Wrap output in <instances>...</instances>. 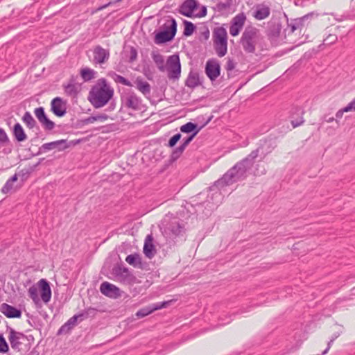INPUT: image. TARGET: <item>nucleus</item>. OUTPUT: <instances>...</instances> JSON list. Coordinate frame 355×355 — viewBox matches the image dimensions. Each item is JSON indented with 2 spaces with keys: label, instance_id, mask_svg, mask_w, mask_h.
<instances>
[{
  "label": "nucleus",
  "instance_id": "62",
  "mask_svg": "<svg viewBox=\"0 0 355 355\" xmlns=\"http://www.w3.org/2000/svg\"><path fill=\"white\" fill-rule=\"evenodd\" d=\"M28 355H39V352L35 349H33Z\"/></svg>",
  "mask_w": 355,
  "mask_h": 355
},
{
  "label": "nucleus",
  "instance_id": "30",
  "mask_svg": "<svg viewBox=\"0 0 355 355\" xmlns=\"http://www.w3.org/2000/svg\"><path fill=\"white\" fill-rule=\"evenodd\" d=\"M202 84L198 72L190 71L185 81V85L188 87L195 88Z\"/></svg>",
  "mask_w": 355,
  "mask_h": 355
},
{
  "label": "nucleus",
  "instance_id": "57",
  "mask_svg": "<svg viewBox=\"0 0 355 355\" xmlns=\"http://www.w3.org/2000/svg\"><path fill=\"white\" fill-rule=\"evenodd\" d=\"M112 4H113V2L112 1H110L107 3L104 4V5L101 6H100L97 10H102L106 8L107 7H108L109 6H110Z\"/></svg>",
  "mask_w": 355,
  "mask_h": 355
},
{
  "label": "nucleus",
  "instance_id": "22",
  "mask_svg": "<svg viewBox=\"0 0 355 355\" xmlns=\"http://www.w3.org/2000/svg\"><path fill=\"white\" fill-rule=\"evenodd\" d=\"M0 312L8 318H20L21 311L7 303H3L0 305Z\"/></svg>",
  "mask_w": 355,
  "mask_h": 355
},
{
  "label": "nucleus",
  "instance_id": "64",
  "mask_svg": "<svg viewBox=\"0 0 355 355\" xmlns=\"http://www.w3.org/2000/svg\"><path fill=\"white\" fill-rule=\"evenodd\" d=\"M339 335H340V334H339L338 333H336V334H334L332 336V337H331V340H333V341H334V340H336V339L339 336Z\"/></svg>",
  "mask_w": 355,
  "mask_h": 355
},
{
  "label": "nucleus",
  "instance_id": "4",
  "mask_svg": "<svg viewBox=\"0 0 355 355\" xmlns=\"http://www.w3.org/2000/svg\"><path fill=\"white\" fill-rule=\"evenodd\" d=\"M214 48L219 57H223L227 52V33L223 26L216 27L213 31Z\"/></svg>",
  "mask_w": 355,
  "mask_h": 355
},
{
  "label": "nucleus",
  "instance_id": "48",
  "mask_svg": "<svg viewBox=\"0 0 355 355\" xmlns=\"http://www.w3.org/2000/svg\"><path fill=\"white\" fill-rule=\"evenodd\" d=\"M13 188V183L10 182L9 180H8L4 184V186L1 188V192L3 193H9Z\"/></svg>",
  "mask_w": 355,
  "mask_h": 355
},
{
  "label": "nucleus",
  "instance_id": "24",
  "mask_svg": "<svg viewBox=\"0 0 355 355\" xmlns=\"http://www.w3.org/2000/svg\"><path fill=\"white\" fill-rule=\"evenodd\" d=\"M125 261L135 268L143 270L147 266V263L142 261L141 255L139 253H134L128 255L125 258Z\"/></svg>",
  "mask_w": 355,
  "mask_h": 355
},
{
  "label": "nucleus",
  "instance_id": "39",
  "mask_svg": "<svg viewBox=\"0 0 355 355\" xmlns=\"http://www.w3.org/2000/svg\"><path fill=\"white\" fill-rule=\"evenodd\" d=\"M108 119V116L105 114H101L98 115H92L82 121L83 124L92 123L95 121H104Z\"/></svg>",
  "mask_w": 355,
  "mask_h": 355
},
{
  "label": "nucleus",
  "instance_id": "28",
  "mask_svg": "<svg viewBox=\"0 0 355 355\" xmlns=\"http://www.w3.org/2000/svg\"><path fill=\"white\" fill-rule=\"evenodd\" d=\"M202 128L203 125L198 126L197 123L189 121L182 125L180 129L181 132L193 135L196 137Z\"/></svg>",
  "mask_w": 355,
  "mask_h": 355
},
{
  "label": "nucleus",
  "instance_id": "60",
  "mask_svg": "<svg viewBox=\"0 0 355 355\" xmlns=\"http://www.w3.org/2000/svg\"><path fill=\"white\" fill-rule=\"evenodd\" d=\"M18 179V175L17 173H15V175H13L12 177H10L8 180H10V182H15Z\"/></svg>",
  "mask_w": 355,
  "mask_h": 355
},
{
  "label": "nucleus",
  "instance_id": "12",
  "mask_svg": "<svg viewBox=\"0 0 355 355\" xmlns=\"http://www.w3.org/2000/svg\"><path fill=\"white\" fill-rule=\"evenodd\" d=\"M34 114L44 130L50 131L55 128V123L48 118L43 107L35 108Z\"/></svg>",
  "mask_w": 355,
  "mask_h": 355
},
{
  "label": "nucleus",
  "instance_id": "2",
  "mask_svg": "<svg viewBox=\"0 0 355 355\" xmlns=\"http://www.w3.org/2000/svg\"><path fill=\"white\" fill-rule=\"evenodd\" d=\"M113 96L114 89L105 78H101L91 87L87 98L94 107L101 108L107 105Z\"/></svg>",
  "mask_w": 355,
  "mask_h": 355
},
{
  "label": "nucleus",
  "instance_id": "19",
  "mask_svg": "<svg viewBox=\"0 0 355 355\" xmlns=\"http://www.w3.org/2000/svg\"><path fill=\"white\" fill-rule=\"evenodd\" d=\"M252 9V16L257 20H263L267 18L270 14L269 6L264 3L254 5Z\"/></svg>",
  "mask_w": 355,
  "mask_h": 355
},
{
  "label": "nucleus",
  "instance_id": "46",
  "mask_svg": "<svg viewBox=\"0 0 355 355\" xmlns=\"http://www.w3.org/2000/svg\"><path fill=\"white\" fill-rule=\"evenodd\" d=\"M181 137L182 135L180 133H177L174 135L169 139L167 146L170 148H173L177 144V143L180 140Z\"/></svg>",
  "mask_w": 355,
  "mask_h": 355
},
{
  "label": "nucleus",
  "instance_id": "5",
  "mask_svg": "<svg viewBox=\"0 0 355 355\" xmlns=\"http://www.w3.org/2000/svg\"><path fill=\"white\" fill-rule=\"evenodd\" d=\"M170 24L165 23L163 25V30L155 32L154 42L156 44H162L172 41L177 33V22L174 18L168 21Z\"/></svg>",
  "mask_w": 355,
  "mask_h": 355
},
{
  "label": "nucleus",
  "instance_id": "20",
  "mask_svg": "<svg viewBox=\"0 0 355 355\" xmlns=\"http://www.w3.org/2000/svg\"><path fill=\"white\" fill-rule=\"evenodd\" d=\"M100 291L105 296L112 298H117L121 295L120 289L107 282H104L101 284Z\"/></svg>",
  "mask_w": 355,
  "mask_h": 355
},
{
  "label": "nucleus",
  "instance_id": "51",
  "mask_svg": "<svg viewBox=\"0 0 355 355\" xmlns=\"http://www.w3.org/2000/svg\"><path fill=\"white\" fill-rule=\"evenodd\" d=\"M236 67V62L232 58H228L226 65H225V69L227 71L233 70Z\"/></svg>",
  "mask_w": 355,
  "mask_h": 355
},
{
  "label": "nucleus",
  "instance_id": "1",
  "mask_svg": "<svg viewBox=\"0 0 355 355\" xmlns=\"http://www.w3.org/2000/svg\"><path fill=\"white\" fill-rule=\"evenodd\" d=\"M274 148L275 146L267 144V142L265 141L264 144L260 145L257 149L252 150L246 157L238 162L220 178L215 181L209 187V191L213 192V194L221 196L222 191L225 190L227 186L243 181L248 177L254 164V159L259 156V152H261V155L265 157Z\"/></svg>",
  "mask_w": 355,
  "mask_h": 355
},
{
  "label": "nucleus",
  "instance_id": "49",
  "mask_svg": "<svg viewBox=\"0 0 355 355\" xmlns=\"http://www.w3.org/2000/svg\"><path fill=\"white\" fill-rule=\"evenodd\" d=\"M33 172L31 171V169L29 168L22 169L19 172V175L21 177L22 180H26L28 176L32 173Z\"/></svg>",
  "mask_w": 355,
  "mask_h": 355
},
{
  "label": "nucleus",
  "instance_id": "59",
  "mask_svg": "<svg viewBox=\"0 0 355 355\" xmlns=\"http://www.w3.org/2000/svg\"><path fill=\"white\" fill-rule=\"evenodd\" d=\"M323 120L327 123H331L334 121V118L332 116H324Z\"/></svg>",
  "mask_w": 355,
  "mask_h": 355
},
{
  "label": "nucleus",
  "instance_id": "45",
  "mask_svg": "<svg viewBox=\"0 0 355 355\" xmlns=\"http://www.w3.org/2000/svg\"><path fill=\"white\" fill-rule=\"evenodd\" d=\"M9 346L3 334H0V353H7Z\"/></svg>",
  "mask_w": 355,
  "mask_h": 355
},
{
  "label": "nucleus",
  "instance_id": "13",
  "mask_svg": "<svg viewBox=\"0 0 355 355\" xmlns=\"http://www.w3.org/2000/svg\"><path fill=\"white\" fill-rule=\"evenodd\" d=\"M282 28V23L279 19H275L270 21L266 31L268 39L270 41H276L279 37Z\"/></svg>",
  "mask_w": 355,
  "mask_h": 355
},
{
  "label": "nucleus",
  "instance_id": "53",
  "mask_svg": "<svg viewBox=\"0 0 355 355\" xmlns=\"http://www.w3.org/2000/svg\"><path fill=\"white\" fill-rule=\"evenodd\" d=\"M337 40V37L335 35H329L326 39H324V42L325 44H332Z\"/></svg>",
  "mask_w": 355,
  "mask_h": 355
},
{
  "label": "nucleus",
  "instance_id": "43",
  "mask_svg": "<svg viewBox=\"0 0 355 355\" xmlns=\"http://www.w3.org/2000/svg\"><path fill=\"white\" fill-rule=\"evenodd\" d=\"M126 57L130 63L134 62L137 58V51L134 46L130 47V51L126 52Z\"/></svg>",
  "mask_w": 355,
  "mask_h": 355
},
{
  "label": "nucleus",
  "instance_id": "25",
  "mask_svg": "<svg viewBox=\"0 0 355 355\" xmlns=\"http://www.w3.org/2000/svg\"><path fill=\"white\" fill-rule=\"evenodd\" d=\"M77 324V317L72 316L64 324H62L57 332V336L69 334Z\"/></svg>",
  "mask_w": 355,
  "mask_h": 355
},
{
  "label": "nucleus",
  "instance_id": "21",
  "mask_svg": "<svg viewBox=\"0 0 355 355\" xmlns=\"http://www.w3.org/2000/svg\"><path fill=\"white\" fill-rule=\"evenodd\" d=\"M310 16H312L311 13L307 14L300 18L291 19L290 23L288 21V27L286 29H285L284 32L286 33L288 31V34H290L293 33L297 30H301L304 26L305 20L309 19Z\"/></svg>",
  "mask_w": 355,
  "mask_h": 355
},
{
  "label": "nucleus",
  "instance_id": "58",
  "mask_svg": "<svg viewBox=\"0 0 355 355\" xmlns=\"http://www.w3.org/2000/svg\"><path fill=\"white\" fill-rule=\"evenodd\" d=\"M112 4H113V2L112 1H110L107 3L104 4V5L101 6H100L97 10H102L106 8L107 7H108L109 6H110Z\"/></svg>",
  "mask_w": 355,
  "mask_h": 355
},
{
  "label": "nucleus",
  "instance_id": "27",
  "mask_svg": "<svg viewBox=\"0 0 355 355\" xmlns=\"http://www.w3.org/2000/svg\"><path fill=\"white\" fill-rule=\"evenodd\" d=\"M153 237L151 235H148L144 245L143 252L145 256L148 259H152L156 254V249L154 244L152 243Z\"/></svg>",
  "mask_w": 355,
  "mask_h": 355
},
{
  "label": "nucleus",
  "instance_id": "26",
  "mask_svg": "<svg viewBox=\"0 0 355 355\" xmlns=\"http://www.w3.org/2000/svg\"><path fill=\"white\" fill-rule=\"evenodd\" d=\"M164 231L166 234H169L176 237L182 235L185 232V228L183 225L175 222L171 223Z\"/></svg>",
  "mask_w": 355,
  "mask_h": 355
},
{
  "label": "nucleus",
  "instance_id": "35",
  "mask_svg": "<svg viewBox=\"0 0 355 355\" xmlns=\"http://www.w3.org/2000/svg\"><path fill=\"white\" fill-rule=\"evenodd\" d=\"M21 120L28 129H33L37 126V121L28 111L24 114Z\"/></svg>",
  "mask_w": 355,
  "mask_h": 355
},
{
  "label": "nucleus",
  "instance_id": "16",
  "mask_svg": "<svg viewBox=\"0 0 355 355\" xmlns=\"http://www.w3.org/2000/svg\"><path fill=\"white\" fill-rule=\"evenodd\" d=\"M69 146L67 144L66 139H60L54 141H51L49 143H46L42 145L39 148L38 152L34 155H38L41 153H45L46 151L58 149V150H64L67 149Z\"/></svg>",
  "mask_w": 355,
  "mask_h": 355
},
{
  "label": "nucleus",
  "instance_id": "40",
  "mask_svg": "<svg viewBox=\"0 0 355 355\" xmlns=\"http://www.w3.org/2000/svg\"><path fill=\"white\" fill-rule=\"evenodd\" d=\"M152 58H153V61L155 62V63L157 64L158 69L160 71H163L164 70V59L163 55L158 53L153 52L152 53Z\"/></svg>",
  "mask_w": 355,
  "mask_h": 355
},
{
  "label": "nucleus",
  "instance_id": "15",
  "mask_svg": "<svg viewBox=\"0 0 355 355\" xmlns=\"http://www.w3.org/2000/svg\"><path fill=\"white\" fill-rule=\"evenodd\" d=\"M51 111L58 117H62L67 114V101L61 97H55L51 102Z\"/></svg>",
  "mask_w": 355,
  "mask_h": 355
},
{
  "label": "nucleus",
  "instance_id": "29",
  "mask_svg": "<svg viewBox=\"0 0 355 355\" xmlns=\"http://www.w3.org/2000/svg\"><path fill=\"white\" fill-rule=\"evenodd\" d=\"M12 133L15 139L17 142H23L27 139V135L19 123H16L12 129Z\"/></svg>",
  "mask_w": 355,
  "mask_h": 355
},
{
  "label": "nucleus",
  "instance_id": "14",
  "mask_svg": "<svg viewBox=\"0 0 355 355\" xmlns=\"http://www.w3.org/2000/svg\"><path fill=\"white\" fill-rule=\"evenodd\" d=\"M199 3L196 0H184L178 8V12L187 17H193V12L198 8Z\"/></svg>",
  "mask_w": 355,
  "mask_h": 355
},
{
  "label": "nucleus",
  "instance_id": "36",
  "mask_svg": "<svg viewBox=\"0 0 355 355\" xmlns=\"http://www.w3.org/2000/svg\"><path fill=\"white\" fill-rule=\"evenodd\" d=\"M108 76L111 77L116 83H121L125 86L132 87V83L125 78L117 74L114 71H110Z\"/></svg>",
  "mask_w": 355,
  "mask_h": 355
},
{
  "label": "nucleus",
  "instance_id": "31",
  "mask_svg": "<svg viewBox=\"0 0 355 355\" xmlns=\"http://www.w3.org/2000/svg\"><path fill=\"white\" fill-rule=\"evenodd\" d=\"M137 89L140 91L144 96L150 95V84L144 81L143 78L137 77L135 81Z\"/></svg>",
  "mask_w": 355,
  "mask_h": 355
},
{
  "label": "nucleus",
  "instance_id": "33",
  "mask_svg": "<svg viewBox=\"0 0 355 355\" xmlns=\"http://www.w3.org/2000/svg\"><path fill=\"white\" fill-rule=\"evenodd\" d=\"M97 313V309L92 307H89L82 312L74 315L73 316L77 317V321L79 320L80 322L87 319L89 318H94Z\"/></svg>",
  "mask_w": 355,
  "mask_h": 355
},
{
  "label": "nucleus",
  "instance_id": "54",
  "mask_svg": "<svg viewBox=\"0 0 355 355\" xmlns=\"http://www.w3.org/2000/svg\"><path fill=\"white\" fill-rule=\"evenodd\" d=\"M207 15V8L205 6H202L201 7L200 12L196 14L194 17H205Z\"/></svg>",
  "mask_w": 355,
  "mask_h": 355
},
{
  "label": "nucleus",
  "instance_id": "3",
  "mask_svg": "<svg viewBox=\"0 0 355 355\" xmlns=\"http://www.w3.org/2000/svg\"><path fill=\"white\" fill-rule=\"evenodd\" d=\"M261 37L259 30L254 26H247L240 39V44L247 53H254L256 44Z\"/></svg>",
  "mask_w": 355,
  "mask_h": 355
},
{
  "label": "nucleus",
  "instance_id": "63",
  "mask_svg": "<svg viewBox=\"0 0 355 355\" xmlns=\"http://www.w3.org/2000/svg\"><path fill=\"white\" fill-rule=\"evenodd\" d=\"M212 117H213L212 116H210L209 117H208L207 120L202 125L203 128L211 121V120L212 119Z\"/></svg>",
  "mask_w": 355,
  "mask_h": 355
},
{
  "label": "nucleus",
  "instance_id": "52",
  "mask_svg": "<svg viewBox=\"0 0 355 355\" xmlns=\"http://www.w3.org/2000/svg\"><path fill=\"white\" fill-rule=\"evenodd\" d=\"M342 112H347L352 110H355V98H354L347 106L342 108Z\"/></svg>",
  "mask_w": 355,
  "mask_h": 355
},
{
  "label": "nucleus",
  "instance_id": "56",
  "mask_svg": "<svg viewBox=\"0 0 355 355\" xmlns=\"http://www.w3.org/2000/svg\"><path fill=\"white\" fill-rule=\"evenodd\" d=\"M44 159V158H40L36 164H35L32 166H30L28 168L31 169V171L33 172L35 170V168L42 163V162Z\"/></svg>",
  "mask_w": 355,
  "mask_h": 355
},
{
  "label": "nucleus",
  "instance_id": "61",
  "mask_svg": "<svg viewBox=\"0 0 355 355\" xmlns=\"http://www.w3.org/2000/svg\"><path fill=\"white\" fill-rule=\"evenodd\" d=\"M343 113H344V112H342V110H341V109H340V110H339L336 112V118H337V119H340V118L343 116Z\"/></svg>",
  "mask_w": 355,
  "mask_h": 355
},
{
  "label": "nucleus",
  "instance_id": "50",
  "mask_svg": "<svg viewBox=\"0 0 355 355\" xmlns=\"http://www.w3.org/2000/svg\"><path fill=\"white\" fill-rule=\"evenodd\" d=\"M170 304V301H164L161 302H157L155 304H152L153 309L155 311L162 309L163 308H166L167 305Z\"/></svg>",
  "mask_w": 355,
  "mask_h": 355
},
{
  "label": "nucleus",
  "instance_id": "17",
  "mask_svg": "<svg viewBox=\"0 0 355 355\" xmlns=\"http://www.w3.org/2000/svg\"><path fill=\"white\" fill-rule=\"evenodd\" d=\"M93 54V62L95 64H104L109 60L110 58L109 50L103 49L100 45H97L94 48Z\"/></svg>",
  "mask_w": 355,
  "mask_h": 355
},
{
  "label": "nucleus",
  "instance_id": "7",
  "mask_svg": "<svg viewBox=\"0 0 355 355\" xmlns=\"http://www.w3.org/2000/svg\"><path fill=\"white\" fill-rule=\"evenodd\" d=\"M167 71L169 79H178L181 73V64L178 54H173L167 59Z\"/></svg>",
  "mask_w": 355,
  "mask_h": 355
},
{
  "label": "nucleus",
  "instance_id": "18",
  "mask_svg": "<svg viewBox=\"0 0 355 355\" xmlns=\"http://www.w3.org/2000/svg\"><path fill=\"white\" fill-rule=\"evenodd\" d=\"M195 136L190 135L187 137L183 138L182 144L173 149L170 156V161L173 162L176 161L182 155L187 146L193 141Z\"/></svg>",
  "mask_w": 355,
  "mask_h": 355
},
{
  "label": "nucleus",
  "instance_id": "9",
  "mask_svg": "<svg viewBox=\"0 0 355 355\" xmlns=\"http://www.w3.org/2000/svg\"><path fill=\"white\" fill-rule=\"evenodd\" d=\"M245 21L246 16L244 12H241L234 17L230 27V35L233 37L237 36L242 30Z\"/></svg>",
  "mask_w": 355,
  "mask_h": 355
},
{
  "label": "nucleus",
  "instance_id": "10",
  "mask_svg": "<svg viewBox=\"0 0 355 355\" xmlns=\"http://www.w3.org/2000/svg\"><path fill=\"white\" fill-rule=\"evenodd\" d=\"M205 73L211 81L215 80L220 74V66L216 59H209L205 64Z\"/></svg>",
  "mask_w": 355,
  "mask_h": 355
},
{
  "label": "nucleus",
  "instance_id": "11",
  "mask_svg": "<svg viewBox=\"0 0 355 355\" xmlns=\"http://www.w3.org/2000/svg\"><path fill=\"white\" fill-rule=\"evenodd\" d=\"M112 274L123 283H131L135 279L128 268L120 265L115 266L112 268Z\"/></svg>",
  "mask_w": 355,
  "mask_h": 355
},
{
  "label": "nucleus",
  "instance_id": "23",
  "mask_svg": "<svg viewBox=\"0 0 355 355\" xmlns=\"http://www.w3.org/2000/svg\"><path fill=\"white\" fill-rule=\"evenodd\" d=\"M38 285L40 287L41 299L46 304L51 298L50 284L46 279H41L38 282Z\"/></svg>",
  "mask_w": 355,
  "mask_h": 355
},
{
  "label": "nucleus",
  "instance_id": "34",
  "mask_svg": "<svg viewBox=\"0 0 355 355\" xmlns=\"http://www.w3.org/2000/svg\"><path fill=\"white\" fill-rule=\"evenodd\" d=\"M233 5V0H225L224 2L220 1L213 7V9L220 13L223 14L229 10Z\"/></svg>",
  "mask_w": 355,
  "mask_h": 355
},
{
  "label": "nucleus",
  "instance_id": "37",
  "mask_svg": "<svg viewBox=\"0 0 355 355\" xmlns=\"http://www.w3.org/2000/svg\"><path fill=\"white\" fill-rule=\"evenodd\" d=\"M96 71L89 67L83 68L80 74L85 82H88L95 78Z\"/></svg>",
  "mask_w": 355,
  "mask_h": 355
},
{
  "label": "nucleus",
  "instance_id": "38",
  "mask_svg": "<svg viewBox=\"0 0 355 355\" xmlns=\"http://www.w3.org/2000/svg\"><path fill=\"white\" fill-rule=\"evenodd\" d=\"M184 31L183 35L185 37L191 36L196 29V26L188 20H183Z\"/></svg>",
  "mask_w": 355,
  "mask_h": 355
},
{
  "label": "nucleus",
  "instance_id": "41",
  "mask_svg": "<svg viewBox=\"0 0 355 355\" xmlns=\"http://www.w3.org/2000/svg\"><path fill=\"white\" fill-rule=\"evenodd\" d=\"M295 112L297 115H300V118L291 120V122L293 128L298 127L304 122L302 117V114L304 113L303 110L300 107H296L295 108Z\"/></svg>",
  "mask_w": 355,
  "mask_h": 355
},
{
  "label": "nucleus",
  "instance_id": "8",
  "mask_svg": "<svg viewBox=\"0 0 355 355\" xmlns=\"http://www.w3.org/2000/svg\"><path fill=\"white\" fill-rule=\"evenodd\" d=\"M7 327L9 331L8 340L11 347L15 350L20 351L22 340L26 339V336L24 333L17 331L8 326Z\"/></svg>",
  "mask_w": 355,
  "mask_h": 355
},
{
  "label": "nucleus",
  "instance_id": "42",
  "mask_svg": "<svg viewBox=\"0 0 355 355\" xmlns=\"http://www.w3.org/2000/svg\"><path fill=\"white\" fill-rule=\"evenodd\" d=\"M153 311H155L154 309H153V306L152 304L146 306V307H144V308H142L141 309H139L137 313H136V316L138 318H144V317H146L147 315H148L149 314L152 313Z\"/></svg>",
  "mask_w": 355,
  "mask_h": 355
},
{
  "label": "nucleus",
  "instance_id": "6",
  "mask_svg": "<svg viewBox=\"0 0 355 355\" xmlns=\"http://www.w3.org/2000/svg\"><path fill=\"white\" fill-rule=\"evenodd\" d=\"M122 107L135 111L140 110L142 107L141 99L132 92H127L121 96Z\"/></svg>",
  "mask_w": 355,
  "mask_h": 355
},
{
  "label": "nucleus",
  "instance_id": "44",
  "mask_svg": "<svg viewBox=\"0 0 355 355\" xmlns=\"http://www.w3.org/2000/svg\"><path fill=\"white\" fill-rule=\"evenodd\" d=\"M28 294L30 297L35 304H38L40 299L38 297L37 288L35 286H32L28 289Z\"/></svg>",
  "mask_w": 355,
  "mask_h": 355
},
{
  "label": "nucleus",
  "instance_id": "47",
  "mask_svg": "<svg viewBox=\"0 0 355 355\" xmlns=\"http://www.w3.org/2000/svg\"><path fill=\"white\" fill-rule=\"evenodd\" d=\"M10 142V139L4 129L0 128V146H4Z\"/></svg>",
  "mask_w": 355,
  "mask_h": 355
},
{
  "label": "nucleus",
  "instance_id": "32",
  "mask_svg": "<svg viewBox=\"0 0 355 355\" xmlns=\"http://www.w3.org/2000/svg\"><path fill=\"white\" fill-rule=\"evenodd\" d=\"M73 82V81L71 80V83L64 85L63 87L64 89V92L67 96L75 98L77 97L78 93L80 91V89L78 85Z\"/></svg>",
  "mask_w": 355,
  "mask_h": 355
},
{
  "label": "nucleus",
  "instance_id": "55",
  "mask_svg": "<svg viewBox=\"0 0 355 355\" xmlns=\"http://www.w3.org/2000/svg\"><path fill=\"white\" fill-rule=\"evenodd\" d=\"M209 28L205 27L204 31L201 33L200 39L202 37L204 40H207L209 37Z\"/></svg>",
  "mask_w": 355,
  "mask_h": 355
}]
</instances>
